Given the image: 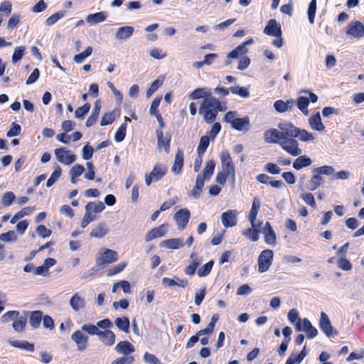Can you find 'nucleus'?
Returning <instances> with one entry per match:
<instances>
[{
    "mask_svg": "<svg viewBox=\"0 0 364 364\" xmlns=\"http://www.w3.org/2000/svg\"><path fill=\"white\" fill-rule=\"evenodd\" d=\"M261 225L262 223H255L254 225H251L250 228L242 230V235L252 242H257L259 238V228Z\"/></svg>",
    "mask_w": 364,
    "mask_h": 364,
    "instance_id": "nucleus-17",
    "label": "nucleus"
},
{
    "mask_svg": "<svg viewBox=\"0 0 364 364\" xmlns=\"http://www.w3.org/2000/svg\"><path fill=\"white\" fill-rule=\"evenodd\" d=\"M56 159L61 164L69 166L77 159V156L71 153L70 150L65 148H58L54 151Z\"/></svg>",
    "mask_w": 364,
    "mask_h": 364,
    "instance_id": "nucleus-11",
    "label": "nucleus"
},
{
    "mask_svg": "<svg viewBox=\"0 0 364 364\" xmlns=\"http://www.w3.org/2000/svg\"><path fill=\"white\" fill-rule=\"evenodd\" d=\"M101 109V102L97 100L95 102L94 108L92 110V113L90 114V116L87 118L85 125L87 127H90L92 126L95 122H97Z\"/></svg>",
    "mask_w": 364,
    "mask_h": 364,
    "instance_id": "nucleus-27",
    "label": "nucleus"
},
{
    "mask_svg": "<svg viewBox=\"0 0 364 364\" xmlns=\"http://www.w3.org/2000/svg\"><path fill=\"white\" fill-rule=\"evenodd\" d=\"M274 252L271 250H264L258 257V272L264 273L267 272L272 264Z\"/></svg>",
    "mask_w": 364,
    "mask_h": 364,
    "instance_id": "nucleus-8",
    "label": "nucleus"
},
{
    "mask_svg": "<svg viewBox=\"0 0 364 364\" xmlns=\"http://www.w3.org/2000/svg\"><path fill=\"white\" fill-rule=\"evenodd\" d=\"M127 262H122V263H120V264L116 265L114 267L108 270L107 275L109 277H112L113 275L120 273L121 272H122L124 269V268L127 267Z\"/></svg>",
    "mask_w": 364,
    "mask_h": 364,
    "instance_id": "nucleus-61",
    "label": "nucleus"
},
{
    "mask_svg": "<svg viewBox=\"0 0 364 364\" xmlns=\"http://www.w3.org/2000/svg\"><path fill=\"white\" fill-rule=\"evenodd\" d=\"M98 338L107 346H111L115 343V335L109 328L101 329Z\"/></svg>",
    "mask_w": 364,
    "mask_h": 364,
    "instance_id": "nucleus-19",
    "label": "nucleus"
},
{
    "mask_svg": "<svg viewBox=\"0 0 364 364\" xmlns=\"http://www.w3.org/2000/svg\"><path fill=\"white\" fill-rule=\"evenodd\" d=\"M166 232V225H161L157 228H154L149 231L146 236L145 240L146 242H150L154 239L163 237L165 235Z\"/></svg>",
    "mask_w": 364,
    "mask_h": 364,
    "instance_id": "nucleus-21",
    "label": "nucleus"
},
{
    "mask_svg": "<svg viewBox=\"0 0 364 364\" xmlns=\"http://www.w3.org/2000/svg\"><path fill=\"white\" fill-rule=\"evenodd\" d=\"M293 162V168L296 170H300L303 168L308 167L311 165L312 160L306 155H301V154Z\"/></svg>",
    "mask_w": 364,
    "mask_h": 364,
    "instance_id": "nucleus-26",
    "label": "nucleus"
},
{
    "mask_svg": "<svg viewBox=\"0 0 364 364\" xmlns=\"http://www.w3.org/2000/svg\"><path fill=\"white\" fill-rule=\"evenodd\" d=\"M264 33L268 36L274 37L272 45L278 48L283 46L282 32L279 24H267L264 30Z\"/></svg>",
    "mask_w": 364,
    "mask_h": 364,
    "instance_id": "nucleus-7",
    "label": "nucleus"
},
{
    "mask_svg": "<svg viewBox=\"0 0 364 364\" xmlns=\"http://www.w3.org/2000/svg\"><path fill=\"white\" fill-rule=\"evenodd\" d=\"M144 360L146 363L149 364H161L160 360L154 355L147 352L144 355Z\"/></svg>",
    "mask_w": 364,
    "mask_h": 364,
    "instance_id": "nucleus-64",
    "label": "nucleus"
},
{
    "mask_svg": "<svg viewBox=\"0 0 364 364\" xmlns=\"http://www.w3.org/2000/svg\"><path fill=\"white\" fill-rule=\"evenodd\" d=\"M92 53V48L89 46L85 50L81 53L75 55L73 58V60L77 63H81L84 61V60L89 57Z\"/></svg>",
    "mask_w": 364,
    "mask_h": 364,
    "instance_id": "nucleus-53",
    "label": "nucleus"
},
{
    "mask_svg": "<svg viewBox=\"0 0 364 364\" xmlns=\"http://www.w3.org/2000/svg\"><path fill=\"white\" fill-rule=\"evenodd\" d=\"M237 212L236 210H228L221 215L222 224L225 228L233 227L237 222Z\"/></svg>",
    "mask_w": 364,
    "mask_h": 364,
    "instance_id": "nucleus-15",
    "label": "nucleus"
},
{
    "mask_svg": "<svg viewBox=\"0 0 364 364\" xmlns=\"http://www.w3.org/2000/svg\"><path fill=\"white\" fill-rule=\"evenodd\" d=\"M226 106L223 105L213 96L203 99L199 108V114L203 115L205 122L210 124L214 122L218 112L225 111Z\"/></svg>",
    "mask_w": 364,
    "mask_h": 364,
    "instance_id": "nucleus-2",
    "label": "nucleus"
},
{
    "mask_svg": "<svg viewBox=\"0 0 364 364\" xmlns=\"http://www.w3.org/2000/svg\"><path fill=\"white\" fill-rule=\"evenodd\" d=\"M26 322L27 320L25 316H18V318L14 321L12 326L15 331L23 333L25 331Z\"/></svg>",
    "mask_w": 364,
    "mask_h": 364,
    "instance_id": "nucleus-42",
    "label": "nucleus"
},
{
    "mask_svg": "<svg viewBox=\"0 0 364 364\" xmlns=\"http://www.w3.org/2000/svg\"><path fill=\"white\" fill-rule=\"evenodd\" d=\"M264 141L267 144H276L291 156H296L302 154L299 141L289 138V122H281L278 129L271 128L263 133Z\"/></svg>",
    "mask_w": 364,
    "mask_h": 364,
    "instance_id": "nucleus-1",
    "label": "nucleus"
},
{
    "mask_svg": "<svg viewBox=\"0 0 364 364\" xmlns=\"http://www.w3.org/2000/svg\"><path fill=\"white\" fill-rule=\"evenodd\" d=\"M214 262L213 260L209 261L201 267H200L197 272V274L199 277H203L208 275L213 268Z\"/></svg>",
    "mask_w": 364,
    "mask_h": 364,
    "instance_id": "nucleus-48",
    "label": "nucleus"
},
{
    "mask_svg": "<svg viewBox=\"0 0 364 364\" xmlns=\"http://www.w3.org/2000/svg\"><path fill=\"white\" fill-rule=\"evenodd\" d=\"M301 198L304 201L312 208H315L316 205L314 196L311 193H304L301 194Z\"/></svg>",
    "mask_w": 364,
    "mask_h": 364,
    "instance_id": "nucleus-58",
    "label": "nucleus"
},
{
    "mask_svg": "<svg viewBox=\"0 0 364 364\" xmlns=\"http://www.w3.org/2000/svg\"><path fill=\"white\" fill-rule=\"evenodd\" d=\"M302 331L306 333L309 339H312L318 335L317 329L313 326L311 321L306 318L302 320Z\"/></svg>",
    "mask_w": 364,
    "mask_h": 364,
    "instance_id": "nucleus-25",
    "label": "nucleus"
},
{
    "mask_svg": "<svg viewBox=\"0 0 364 364\" xmlns=\"http://www.w3.org/2000/svg\"><path fill=\"white\" fill-rule=\"evenodd\" d=\"M309 105V99L305 96H300L296 100V106L304 114H309L308 107Z\"/></svg>",
    "mask_w": 364,
    "mask_h": 364,
    "instance_id": "nucleus-36",
    "label": "nucleus"
},
{
    "mask_svg": "<svg viewBox=\"0 0 364 364\" xmlns=\"http://www.w3.org/2000/svg\"><path fill=\"white\" fill-rule=\"evenodd\" d=\"M34 210L33 207H26L16 213L11 219L10 222L11 224H15L18 219L23 218L26 215H30Z\"/></svg>",
    "mask_w": 364,
    "mask_h": 364,
    "instance_id": "nucleus-44",
    "label": "nucleus"
},
{
    "mask_svg": "<svg viewBox=\"0 0 364 364\" xmlns=\"http://www.w3.org/2000/svg\"><path fill=\"white\" fill-rule=\"evenodd\" d=\"M229 90L232 94L238 95L242 97H247L250 95L248 90L245 87H239L238 85H235L230 87Z\"/></svg>",
    "mask_w": 364,
    "mask_h": 364,
    "instance_id": "nucleus-51",
    "label": "nucleus"
},
{
    "mask_svg": "<svg viewBox=\"0 0 364 364\" xmlns=\"http://www.w3.org/2000/svg\"><path fill=\"white\" fill-rule=\"evenodd\" d=\"M222 171L230 175V178L235 183L236 178L235 168L232 158L228 151H223L220 155Z\"/></svg>",
    "mask_w": 364,
    "mask_h": 364,
    "instance_id": "nucleus-5",
    "label": "nucleus"
},
{
    "mask_svg": "<svg viewBox=\"0 0 364 364\" xmlns=\"http://www.w3.org/2000/svg\"><path fill=\"white\" fill-rule=\"evenodd\" d=\"M36 232L42 238L48 237L52 233L50 230L46 228V227L43 225H40L37 227Z\"/></svg>",
    "mask_w": 364,
    "mask_h": 364,
    "instance_id": "nucleus-62",
    "label": "nucleus"
},
{
    "mask_svg": "<svg viewBox=\"0 0 364 364\" xmlns=\"http://www.w3.org/2000/svg\"><path fill=\"white\" fill-rule=\"evenodd\" d=\"M262 232L264 236L266 243L271 245H274L277 242L276 233L274 231L271 224L267 222L262 229Z\"/></svg>",
    "mask_w": 364,
    "mask_h": 364,
    "instance_id": "nucleus-18",
    "label": "nucleus"
},
{
    "mask_svg": "<svg viewBox=\"0 0 364 364\" xmlns=\"http://www.w3.org/2000/svg\"><path fill=\"white\" fill-rule=\"evenodd\" d=\"M191 217V213L187 208H182L174 214V220L178 229L183 230L186 227Z\"/></svg>",
    "mask_w": 364,
    "mask_h": 364,
    "instance_id": "nucleus-12",
    "label": "nucleus"
},
{
    "mask_svg": "<svg viewBox=\"0 0 364 364\" xmlns=\"http://www.w3.org/2000/svg\"><path fill=\"white\" fill-rule=\"evenodd\" d=\"M215 167V163L213 160L208 161L205 164V166L201 176H203L205 179L208 181L210 180L214 173Z\"/></svg>",
    "mask_w": 364,
    "mask_h": 364,
    "instance_id": "nucleus-43",
    "label": "nucleus"
},
{
    "mask_svg": "<svg viewBox=\"0 0 364 364\" xmlns=\"http://www.w3.org/2000/svg\"><path fill=\"white\" fill-rule=\"evenodd\" d=\"M209 96L212 95L208 88H197L190 93L189 98L191 100H197L200 98L205 99Z\"/></svg>",
    "mask_w": 364,
    "mask_h": 364,
    "instance_id": "nucleus-34",
    "label": "nucleus"
},
{
    "mask_svg": "<svg viewBox=\"0 0 364 364\" xmlns=\"http://www.w3.org/2000/svg\"><path fill=\"white\" fill-rule=\"evenodd\" d=\"M309 124L313 130L318 132H323L325 130V126L321 122V118L319 112L312 114L309 117Z\"/></svg>",
    "mask_w": 364,
    "mask_h": 364,
    "instance_id": "nucleus-23",
    "label": "nucleus"
},
{
    "mask_svg": "<svg viewBox=\"0 0 364 364\" xmlns=\"http://www.w3.org/2000/svg\"><path fill=\"white\" fill-rule=\"evenodd\" d=\"M318 326L327 337H334L338 335V331L333 328L329 317L323 311L321 312Z\"/></svg>",
    "mask_w": 364,
    "mask_h": 364,
    "instance_id": "nucleus-10",
    "label": "nucleus"
},
{
    "mask_svg": "<svg viewBox=\"0 0 364 364\" xmlns=\"http://www.w3.org/2000/svg\"><path fill=\"white\" fill-rule=\"evenodd\" d=\"M156 134L157 137L158 148L159 149L164 148V151L166 153H168L170 151L171 136L166 135V136L164 138V133L161 129H157Z\"/></svg>",
    "mask_w": 364,
    "mask_h": 364,
    "instance_id": "nucleus-20",
    "label": "nucleus"
},
{
    "mask_svg": "<svg viewBox=\"0 0 364 364\" xmlns=\"http://www.w3.org/2000/svg\"><path fill=\"white\" fill-rule=\"evenodd\" d=\"M103 252L97 260V264L100 266L105 264H110L117 260V252L114 250L109 249H102Z\"/></svg>",
    "mask_w": 364,
    "mask_h": 364,
    "instance_id": "nucleus-13",
    "label": "nucleus"
},
{
    "mask_svg": "<svg viewBox=\"0 0 364 364\" xmlns=\"http://www.w3.org/2000/svg\"><path fill=\"white\" fill-rule=\"evenodd\" d=\"M43 318V313L41 311H31L29 317V324L33 328L39 327Z\"/></svg>",
    "mask_w": 364,
    "mask_h": 364,
    "instance_id": "nucleus-32",
    "label": "nucleus"
},
{
    "mask_svg": "<svg viewBox=\"0 0 364 364\" xmlns=\"http://www.w3.org/2000/svg\"><path fill=\"white\" fill-rule=\"evenodd\" d=\"M288 320L291 323H294L297 321H302L299 316L298 311L296 309H291L289 310L287 314Z\"/></svg>",
    "mask_w": 364,
    "mask_h": 364,
    "instance_id": "nucleus-60",
    "label": "nucleus"
},
{
    "mask_svg": "<svg viewBox=\"0 0 364 364\" xmlns=\"http://www.w3.org/2000/svg\"><path fill=\"white\" fill-rule=\"evenodd\" d=\"M17 236L14 230H9L7 232L2 233L0 235V240L5 242L11 241H16Z\"/></svg>",
    "mask_w": 364,
    "mask_h": 364,
    "instance_id": "nucleus-57",
    "label": "nucleus"
},
{
    "mask_svg": "<svg viewBox=\"0 0 364 364\" xmlns=\"http://www.w3.org/2000/svg\"><path fill=\"white\" fill-rule=\"evenodd\" d=\"M115 350L122 354L129 355L133 353L135 349L134 346L129 341H120L116 346Z\"/></svg>",
    "mask_w": 364,
    "mask_h": 364,
    "instance_id": "nucleus-28",
    "label": "nucleus"
},
{
    "mask_svg": "<svg viewBox=\"0 0 364 364\" xmlns=\"http://www.w3.org/2000/svg\"><path fill=\"white\" fill-rule=\"evenodd\" d=\"M61 173V168L57 165L50 177L48 179L46 182V186L48 188L51 187L60 178Z\"/></svg>",
    "mask_w": 364,
    "mask_h": 364,
    "instance_id": "nucleus-46",
    "label": "nucleus"
},
{
    "mask_svg": "<svg viewBox=\"0 0 364 364\" xmlns=\"http://www.w3.org/2000/svg\"><path fill=\"white\" fill-rule=\"evenodd\" d=\"M313 172L314 173L318 174V176H321V175L329 176L334 172V168L331 166H323L321 167L315 168L313 170Z\"/></svg>",
    "mask_w": 364,
    "mask_h": 364,
    "instance_id": "nucleus-54",
    "label": "nucleus"
},
{
    "mask_svg": "<svg viewBox=\"0 0 364 364\" xmlns=\"http://www.w3.org/2000/svg\"><path fill=\"white\" fill-rule=\"evenodd\" d=\"M134 32V28L132 26H124L119 28L116 32L115 36L119 40H125L129 38Z\"/></svg>",
    "mask_w": 364,
    "mask_h": 364,
    "instance_id": "nucleus-33",
    "label": "nucleus"
},
{
    "mask_svg": "<svg viewBox=\"0 0 364 364\" xmlns=\"http://www.w3.org/2000/svg\"><path fill=\"white\" fill-rule=\"evenodd\" d=\"M161 246L168 249L178 250L183 246V240L180 238H173L164 240Z\"/></svg>",
    "mask_w": 364,
    "mask_h": 364,
    "instance_id": "nucleus-29",
    "label": "nucleus"
},
{
    "mask_svg": "<svg viewBox=\"0 0 364 364\" xmlns=\"http://www.w3.org/2000/svg\"><path fill=\"white\" fill-rule=\"evenodd\" d=\"M338 267L344 271H349L352 269V264L346 257H341L338 261Z\"/></svg>",
    "mask_w": 364,
    "mask_h": 364,
    "instance_id": "nucleus-59",
    "label": "nucleus"
},
{
    "mask_svg": "<svg viewBox=\"0 0 364 364\" xmlns=\"http://www.w3.org/2000/svg\"><path fill=\"white\" fill-rule=\"evenodd\" d=\"M15 194L11 191L6 192L2 197V205L5 207H8L11 205L13 201L15 200Z\"/></svg>",
    "mask_w": 364,
    "mask_h": 364,
    "instance_id": "nucleus-56",
    "label": "nucleus"
},
{
    "mask_svg": "<svg viewBox=\"0 0 364 364\" xmlns=\"http://www.w3.org/2000/svg\"><path fill=\"white\" fill-rule=\"evenodd\" d=\"M223 120L230 124L232 129L238 132H247L251 127L249 117L238 118L235 112H228L225 114Z\"/></svg>",
    "mask_w": 364,
    "mask_h": 364,
    "instance_id": "nucleus-3",
    "label": "nucleus"
},
{
    "mask_svg": "<svg viewBox=\"0 0 364 364\" xmlns=\"http://www.w3.org/2000/svg\"><path fill=\"white\" fill-rule=\"evenodd\" d=\"M183 152L182 150L178 149L175 155L174 163L171 168L172 172H173L176 175L179 174L183 166Z\"/></svg>",
    "mask_w": 364,
    "mask_h": 364,
    "instance_id": "nucleus-24",
    "label": "nucleus"
},
{
    "mask_svg": "<svg viewBox=\"0 0 364 364\" xmlns=\"http://www.w3.org/2000/svg\"><path fill=\"white\" fill-rule=\"evenodd\" d=\"M90 104L85 103L83 106L79 107L75 112V117L77 119H83L90 109Z\"/></svg>",
    "mask_w": 364,
    "mask_h": 364,
    "instance_id": "nucleus-47",
    "label": "nucleus"
},
{
    "mask_svg": "<svg viewBox=\"0 0 364 364\" xmlns=\"http://www.w3.org/2000/svg\"><path fill=\"white\" fill-rule=\"evenodd\" d=\"M119 115L120 112L119 109H114L112 112L105 113L101 119L100 125L106 126L112 124L115 120L116 117Z\"/></svg>",
    "mask_w": 364,
    "mask_h": 364,
    "instance_id": "nucleus-30",
    "label": "nucleus"
},
{
    "mask_svg": "<svg viewBox=\"0 0 364 364\" xmlns=\"http://www.w3.org/2000/svg\"><path fill=\"white\" fill-rule=\"evenodd\" d=\"M12 9L11 2L9 1H4L0 5V16H9L11 14Z\"/></svg>",
    "mask_w": 364,
    "mask_h": 364,
    "instance_id": "nucleus-50",
    "label": "nucleus"
},
{
    "mask_svg": "<svg viewBox=\"0 0 364 364\" xmlns=\"http://www.w3.org/2000/svg\"><path fill=\"white\" fill-rule=\"evenodd\" d=\"M108 233V229L107 228L105 223H99L90 232V237L95 238H102Z\"/></svg>",
    "mask_w": 364,
    "mask_h": 364,
    "instance_id": "nucleus-31",
    "label": "nucleus"
},
{
    "mask_svg": "<svg viewBox=\"0 0 364 364\" xmlns=\"http://www.w3.org/2000/svg\"><path fill=\"white\" fill-rule=\"evenodd\" d=\"M346 32L350 37H363L364 36L363 24H349L346 28Z\"/></svg>",
    "mask_w": 364,
    "mask_h": 364,
    "instance_id": "nucleus-22",
    "label": "nucleus"
},
{
    "mask_svg": "<svg viewBox=\"0 0 364 364\" xmlns=\"http://www.w3.org/2000/svg\"><path fill=\"white\" fill-rule=\"evenodd\" d=\"M289 138H298L302 142H314L316 136L314 134L308 132L306 129H300L289 122Z\"/></svg>",
    "mask_w": 364,
    "mask_h": 364,
    "instance_id": "nucleus-4",
    "label": "nucleus"
},
{
    "mask_svg": "<svg viewBox=\"0 0 364 364\" xmlns=\"http://www.w3.org/2000/svg\"><path fill=\"white\" fill-rule=\"evenodd\" d=\"M69 304L74 311L79 312L85 308L86 301L84 296L75 293L70 298Z\"/></svg>",
    "mask_w": 364,
    "mask_h": 364,
    "instance_id": "nucleus-16",
    "label": "nucleus"
},
{
    "mask_svg": "<svg viewBox=\"0 0 364 364\" xmlns=\"http://www.w3.org/2000/svg\"><path fill=\"white\" fill-rule=\"evenodd\" d=\"M19 314L20 313L18 311H9L1 316L0 321L1 323H6L11 321H14L16 318H18Z\"/></svg>",
    "mask_w": 364,
    "mask_h": 364,
    "instance_id": "nucleus-45",
    "label": "nucleus"
},
{
    "mask_svg": "<svg viewBox=\"0 0 364 364\" xmlns=\"http://www.w3.org/2000/svg\"><path fill=\"white\" fill-rule=\"evenodd\" d=\"M149 55L154 59L161 60L166 57V53L161 49L153 48L149 50Z\"/></svg>",
    "mask_w": 364,
    "mask_h": 364,
    "instance_id": "nucleus-63",
    "label": "nucleus"
},
{
    "mask_svg": "<svg viewBox=\"0 0 364 364\" xmlns=\"http://www.w3.org/2000/svg\"><path fill=\"white\" fill-rule=\"evenodd\" d=\"M210 138L208 135H204L200 137L198 146L197 147V154L198 155H203L206 151L209 144H210Z\"/></svg>",
    "mask_w": 364,
    "mask_h": 364,
    "instance_id": "nucleus-39",
    "label": "nucleus"
},
{
    "mask_svg": "<svg viewBox=\"0 0 364 364\" xmlns=\"http://www.w3.org/2000/svg\"><path fill=\"white\" fill-rule=\"evenodd\" d=\"M105 206L104 203L101 201L95 202H90L85 205V210L92 214V213H101Z\"/></svg>",
    "mask_w": 364,
    "mask_h": 364,
    "instance_id": "nucleus-37",
    "label": "nucleus"
},
{
    "mask_svg": "<svg viewBox=\"0 0 364 364\" xmlns=\"http://www.w3.org/2000/svg\"><path fill=\"white\" fill-rule=\"evenodd\" d=\"M167 168L161 164H156L149 174L145 176V183L149 186L152 182L161 180L166 173Z\"/></svg>",
    "mask_w": 364,
    "mask_h": 364,
    "instance_id": "nucleus-9",
    "label": "nucleus"
},
{
    "mask_svg": "<svg viewBox=\"0 0 364 364\" xmlns=\"http://www.w3.org/2000/svg\"><path fill=\"white\" fill-rule=\"evenodd\" d=\"M247 53V48L242 43L239 45L236 48L228 53L227 58H236L240 55H243Z\"/></svg>",
    "mask_w": 364,
    "mask_h": 364,
    "instance_id": "nucleus-49",
    "label": "nucleus"
},
{
    "mask_svg": "<svg viewBox=\"0 0 364 364\" xmlns=\"http://www.w3.org/2000/svg\"><path fill=\"white\" fill-rule=\"evenodd\" d=\"M107 18V13L106 11H100L88 15L86 20L87 23H100L105 21Z\"/></svg>",
    "mask_w": 364,
    "mask_h": 364,
    "instance_id": "nucleus-38",
    "label": "nucleus"
},
{
    "mask_svg": "<svg viewBox=\"0 0 364 364\" xmlns=\"http://www.w3.org/2000/svg\"><path fill=\"white\" fill-rule=\"evenodd\" d=\"M72 340L76 343L78 350H84L87 346L88 337L81 330L75 331L71 335Z\"/></svg>",
    "mask_w": 364,
    "mask_h": 364,
    "instance_id": "nucleus-14",
    "label": "nucleus"
},
{
    "mask_svg": "<svg viewBox=\"0 0 364 364\" xmlns=\"http://www.w3.org/2000/svg\"><path fill=\"white\" fill-rule=\"evenodd\" d=\"M127 123L124 122L120 125L115 133L114 139L117 142L122 141L126 136Z\"/></svg>",
    "mask_w": 364,
    "mask_h": 364,
    "instance_id": "nucleus-52",
    "label": "nucleus"
},
{
    "mask_svg": "<svg viewBox=\"0 0 364 364\" xmlns=\"http://www.w3.org/2000/svg\"><path fill=\"white\" fill-rule=\"evenodd\" d=\"M323 179L318 174L315 173L308 183V189L311 191L316 190L323 183Z\"/></svg>",
    "mask_w": 364,
    "mask_h": 364,
    "instance_id": "nucleus-40",
    "label": "nucleus"
},
{
    "mask_svg": "<svg viewBox=\"0 0 364 364\" xmlns=\"http://www.w3.org/2000/svg\"><path fill=\"white\" fill-rule=\"evenodd\" d=\"M112 327V323L109 318L100 320L94 324H84L81 329L90 336H97L101 329H107Z\"/></svg>",
    "mask_w": 364,
    "mask_h": 364,
    "instance_id": "nucleus-6",
    "label": "nucleus"
},
{
    "mask_svg": "<svg viewBox=\"0 0 364 364\" xmlns=\"http://www.w3.org/2000/svg\"><path fill=\"white\" fill-rule=\"evenodd\" d=\"M114 323L117 327L122 331L128 333L129 330V320L127 317H117Z\"/></svg>",
    "mask_w": 364,
    "mask_h": 364,
    "instance_id": "nucleus-41",
    "label": "nucleus"
},
{
    "mask_svg": "<svg viewBox=\"0 0 364 364\" xmlns=\"http://www.w3.org/2000/svg\"><path fill=\"white\" fill-rule=\"evenodd\" d=\"M9 343L11 346L15 348L23 349L29 352H33L35 349L34 345L33 343H30L29 342L25 341H10Z\"/></svg>",
    "mask_w": 364,
    "mask_h": 364,
    "instance_id": "nucleus-35",
    "label": "nucleus"
},
{
    "mask_svg": "<svg viewBox=\"0 0 364 364\" xmlns=\"http://www.w3.org/2000/svg\"><path fill=\"white\" fill-rule=\"evenodd\" d=\"M316 11V0H311L308 8L307 14L309 23H314Z\"/></svg>",
    "mask_w": 364,
    "mask_h": 364,
    "instance_id": "nucleus-55",
    "label": "nucleus"
}]
</instances>
